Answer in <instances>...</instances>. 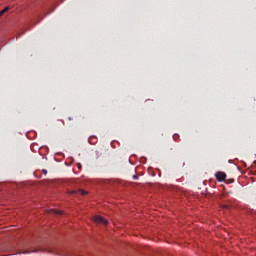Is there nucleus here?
<instances>
[{"label": "nucleus", "mask_w": 256, "mask_h": 256, "mask_svg": "<svg viewBox=\"0 0 256 256\" xmlns=\"http://www.w3.org/2000/svg\"><path fill=\"white\" fill-rule=\"evenodd\" d=\"M215 176L217 181H220V182L225 181V179L227 178V174H225V172H217Z\"/></svg>", "instance_id": "nucleus-1"}, {"label": "nucleus", "mask_w": 256, "mask_h": 256, "mask_svg": "<svg viewBox=\"0 0 256 256\" xmlns=\"http://www.w3.org/2000/svg\"><path fill=\"white\" fill-rule=\"evenodd\" d=\"M95 223H100L101 225H107V220L101 216H94Z\"/></svg>", "instance_id": "nucleus-2"}, {"label": "nucleus", "mask_w": 256, "mask_h": 256, "mask_svg": "<svg viewBox=\"0 0 256 256\" xmlns=\"http://www.w3.org/2000/svg\"><path fill=\"white\" fill-rule=\"evenodd\" d=\"M68 193L69 195H79V193H81V195H87V191L85 190H73L69 191Z\"/></svg>", "instance_id": "nucleus-3"}, {"label": "nucleus", "mask_w": 256, "mask_h": 256, "mask_svg": "<svg viewBox=\"0 0 256 256\" xmlns=\"http://www.w3.org/2000/svg\"><path fill=\"white\" fill-rule=\"evenodd\" d=\"M48 213H54L55 215H63V212H62V211L55 210V209H50V210L48 211Z\"/></svg>", "instance_id": "nucleus-4"}, {"label": "nucleus", "mask_w": 256, "mask_h": 256, "mask_svg": "<svg viewBox=\"0 0 256 256\" xmlns=\"http://www.w3.org/2000/svg\"><path fill=\"white\" fill-rule=\"evenodd\" d=\"M9 11V7L4 8L3 10L0 11V17H2V15H5V13H7Z\"/></svg>", "instance_id": "nucleus-5"}, {"label": "nucleus", "mask_w": 256, "mask_h": 256, "mask_svg": "<svg viewBox=\"0 0 256 256\" xmlns=\"http://www.w3.org/2000/svg\"><path fill=\"white\" fill-rule=\"evenodd\" d=\"M42 173H43V175H47V170L43 169Z\"/></svg>", "instance_id": "nucleus-6"}, {"label": "nucleus", "mask_w": 256, "mask_h": 256, "mask_svg": "<svg viewBox=\"0 0 256 256\" xmlns=\"http://www.w3.org/2000/svg\"><path fill=\"white\" fill-rule=\"evenodd\" d=\"M133 179L137 180V179H139V176L138 175H133Z\"/></svg>", "instance_id": "nucleus-7"}, {"label": "nucleus", "mask_w": 256, "mask_h": 256, "mask_svg": "<svg viewBox=\"0 0 256 256\" xmlns=\"http://www.w3.org/2000/svg\"><path fill=\"white\" fill-rule=\"evenodd\" d=\"M225 207V209H227V206H224Z\"/></svg>", "instance_id": "nucleus-8"}, {"label": "nucleus", "mask_w": 256, "mask_h": 256, "mask_svg": "<svg viewBox=\"0 0 256 256\" xmlns=\"http://www.w3.org/2000/svg\"><path fill=\"white\" fill-rule=\"evenodd\" d=\"M26 253H31V252L27 251Z\"/></svg>", "instance_id": "nucleus-9"}]
</instances>
